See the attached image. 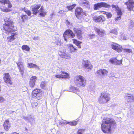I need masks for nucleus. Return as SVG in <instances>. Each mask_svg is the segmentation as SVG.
<instances>
[{
    "mask_svg": "<svg viewBox=\"0 0 134 134\" xmlns=\"http://www.w3.org/2000/svg\"><path fill=\"white\" fill-rule=\"evenodd\" d=\"M4 23L3 25V32L7 34L9 33L12 35L9 37H7V40L9 42H11L13 41L15 39V35L16 34L13 33L14 31V28L13 22L10 19L9 17H5L4 19Z\"/></svg>",
    "mask_w": 134,
    "mask_h": 134,
    "instance_id": "obj_1",
    "label": "nucleus"
},
{
    "mask_svg": "<svg viewBox=\"0 0 134 134\" xmlns=\"http://www.w3.org/2000/svg\"><path fill=\"white\" fill-rule=\"evenodd\" d=\"M116 126V123L113 118H106L103 119L101 124V129L104 133H108Z\"/></svg>",
    "mask_w": 134,
    "mask_h": 134,
    "instance_id": "obj_2",
    "label": "nucleus"
},
{
    "mask_svg": "<svg viewBox=\"0 0 134 134\" xmlns=\"http://www.w3.org/2000/svg\"><path fill=\"white\" fill-rule=\"evenodd\" d=\"M110 6H111L108 4L107 3L104 2L98 3L94 4V9L95 10H97L99 8L102 7L109 8ZM111 6L112 7V9L117 13L118 15H122V12L121 9L118 5L113 4Z\"/></svg>",
    "mask_w": 134,
    "mask_h": 134,
    "instance_id": "obj_3",
    "label": "nucleus"
},
{
    "mask_svg": "<svg viewBox=\"0 0 134 134\" xmlns=\"http://www.w3.org/2000/svg\"><path fill=\"white\" fill-rule=\"evenodd\" d=\"M75 82L76 84L78 86H84L86 84V80L82 76L79 75L75 76Z\"/></svg>",
    "mask_w": 134,
    "mask_h": 134,
    "instance_id": "obj_4",
    "label": "nucleus"
},
{
    "mask_svg": "<svg viewBox=\"0 0 134 134\" xmlns=\"http://www.w3.org/2000/svg\"><path fill=\"white\" fill-rule=\"evenodd\" d=\"M57 74L54 76L57 78H69V74L67 72L62 71V69L57 70Z\"/></svg>",
    "mask_w": 134,
    "mask_h": 134,
    "instance_id": "obj_5",
    "label": "nucleus"
},
{
    "mask_svg": "<svg viewBox=\"0 0 134 134\" xmlns=\"http://www.w3.org/2000/svg\"><path fill=\"white\" fill-rule=\"evenodd\" d=\"M109 94L105 93H102L99 99V102L101 103H104L107 102L110 99Z\"/></svg>",
    "mask_w": 134,
    "mask_h": 134,
    "instance_id": "obj_6",
    "label": "nucleus"
},
{
    "mask_svg": "<svg viewBox=\"0 0 134 134\" xmlns=\"http://www.w3.org/2000/svg\"><path fill=\"white\" fill-rule=\"evenodd\" d=\"M75 36L72 31L70 29L66 30L63 34V37L65 41H67L68 39L71 38H73Z\"/></svg>",
    "mask_w": 134,
    "mask_h": 134,
    "instance_id": "obj_7",
    "label": "nucleus"
},
{
    "mask_svg": "<svg viewBox=\"0 0 134 134\" xmlns=\"http://www.w3.org/2000/svg\"><path fill=\"white\" fill-rule=\"evenodd\" d=\"M32 97H36L38 100L40 99L42 96V91L39 89H35L32 91Z\"/></svg>",
    "mask_w": 134,
    "mask_h": 134,
    "instance_id": "obj_8",
    "label": "nucleus"
},
{
    "mask_svg": "<svg viewBox=\"0 0 134 134\" xmlns=\"http://www.w3.org/2000/svg\"><path fill=\"white\" fill-rule=\"evenodd\" d=\"M82 9L80 7L77 8L75 10V14L76 17L79 19H81L83 15H84L82 11Z\"/></svg>",
    "mask_w": 134,
    "mask_h": 134,
    "instance_id": "obj_9",
    "label": "nucleus"
},
{
    "mask_svg": "<svg viewBox=\"0 0 134 134\" xmlns=\"http://www.w3.org/2000/svg\"><path fill=\"white\" fill-rule=\"evenodd\" d=\"M20 74L23 76L25 70L23 62L20 60H19L18 62H16Z\"/></svg>",
    "mask_w": 134,
    "mask_h": 134,
    "instance_id": "obj_10",
    "label": "nucleus"
},
{
    "mask_svg": "<svg viewBox=\"0 0 134 134\" xmlns=\"http://www.w3.org/2000/svg\"><path fill=\"white\" fill-rule=\"evenodd\" d=\"M8 3H5V6L1 7H0L1 10L3 12H8L10 11V10L9 9L8 7L11 8L12 7V4L10 3L9 1V0Z\"/></svg>",
    "mask_w": 134,
    "mask_h": 134,
    "instance_id": "obj_11",
    "label": "nucleus"
},
{
    "mask_svg": "<svg viewBox=\"0 0 134 134\" xmlns=\"http://www.w3.org/2000/svg\"><path fill=\"white\" fill-rule=\"evenodd\" d=\"M125 5L127 6L128 10L131 11L134 7V2L133 0H129L127 2L125 3Z\"/></svg>",
    "mask_w": 134,
    "mask_h": 134,
    "instance_id": "obj_12",
    "label": "nucleus"
},
{
    "mask_svg": "<svg viewBox=\"0 0 134 134\" xmlns=\"http://www.w3.org/2000/svg\"><path fill=\"white\" fill-rule=\"evenodd\" d=\"M97 73L101 78H104L107 75L108 71L105 69H102L97 71Z\"/></svg>",
    "mask_w": 134,
    "mask_h": 134,
    "instance_id": "obj_13",
    "label": "nucleus"
},
{
    "mask_svg": "<svg viewBox=\"0 0 134 134\" xmlns=\"http://www.w3.org/2000/svg\"><path fill=\"white\" fill-rule=\"evenodd\" d=\"M111 47L113 49L116 51L118 52L122 51V48L121 46L115 43H113L111 44Z\"/></svg>",
    "mask_w": 134,
    "mask_h": 134,
    "instance_id": "obj_14",
    "label": "nucleus"
},
{
    "mask_svg": "<svg viewBox=\"0 0 134 134\" xmlns=\"http://www.w3.org/2000/svg\"><path fill=\"white\" fill-rule=\"evenodd\" d=\"M3 78L5 82L10 85L12 84V82L10 80V77L9 73L5 74Z\"/></svg>",
    "mask_w": 134,
    "mask_h": 134,
    "instance_id": "obj_15",
    "label": "nucleus"
},
{
    "mask_svg": "<svg viewBox=\"0 0 134 134\" xmlns=\"http://www.w3.org/2000/svg\"><path fill=\"white\" fill-rule=\"evenodd\" d=\"M82 64L84 67L86 68L91 69L92 68L91 63L88 60H83Z\"/></svg>",
    "mask_w": 134,
    "mask_h": 134,
    "instance_id": "obj_16",
    "label": "nucleus"
},
{
    "mask_svg": "<svg viewBox=\"0 0 134 134\" xmlns=\"http://www.w3.org/2000/svg\"><path fill=\"white\" fill-rule=\"evenodd\" d=\"M125 97L128 102L131 103L134 101V94H127Z\"/></svg>",
    "mask_w": 134,
    "mask_h": 134,
    "instance_id": "obj_17",
    "label": "nucleus"
},
{
    "mask_svg": "<svg viewBox=\"0 0 134 134\" xmlns=\"http://www.w3.org/2000/svg\"><path fill=\"white\" fill-rule=\"evenodd\" d=\"M93 19L94 21L96 23H102L105 20L104 18L102 15L95 16L93 18Z\"/></svg>",
    "mask_w": 134,
    "mask_h": 134,
    "instance_id": "obj_18",
    "label": "nucleus"
},
{
    "mask_svg": "<svg viewBox=\"0 0 134 134\" xmlns=\"http://www.w3.org/2000/svg\"><path fill=\"white\" fill-rule=\"evenodd\" d=\"M80 4L84 8H88L90 7L89 2L87 0H80Z\"/></svg>",
    "mask_w": 134,
    "mask_h": 134,
    "instance_id": "obj_19",
    "label": "nucleus"
},
{
    "mask_svg": "<svg viewBox=\"0 0 134 134\" xmlns=\"http://www.w3.org/2000/svg\"><path fill=\"white\" fill-rule=\"evenodd\" d=\"M37 78L35 76H32L30 79L29 85L31 87H34Z\"/></svg>",
    "mask_w": 134,
    "mask_h": 134,
    "instance_id": "obj_20",
    "label": "nucleus"
},
{
    "mask_svg": "<svg viewBox=\"0 0 134 134\" xmlns=\"http://www.w3.org/2000/svg\"><path fill=\"white\" fill-rule=\"evenodd\" d=\"M109 62L112 64H115L120 65L121 64L122 61L121 60H118L116 58H112L109 60Z\"/></svg>",
    "mask_w": 134,
    "mask_h": 134,
    "instance_id": "obj_21",
    "label": "nucleus"
},
{
    "mask_svg": "<svg viewBox=\"0 0 134 134\" xmlns=\"http://www.w3.org/2000/svg\"><path fill=\"white\" fill-rule=\"evenodd\" d=\"M40 7V5H35L32 9L33 13L35 15H36L37 13H38L39 11V10H38V9Z\"/></svg>",
    "mask_w": 134,
    "mask_h": 134,
    "instance_id": "obj_22",
    "label": "nucleus"
},
{
    "mask_svg": "<svg viewBox=\"0 0 134 134\" xmlns=\"http://www.w3.org/2000/svg\"><path fill=\"white\" fill-rule=\"evenodd\" d=\"M73 30L75 34H76L78 38L81 39L82 38V36L81 31L80 30H78L75 28H74Z\"/></svg>",
    "mask_w": 134,
    "mask_h": 134,
    "instance_id": "obj_23",
    "label": "nucleus"
},
{
    "mask_svg": "<svg viewBox=\"0 0 134 134\" xmlns=\"http://www.w3.org/2000/svg\"><path fill=\"white\" fill-rule=\"evenodd\" d=\"M95 31L98 34V35L101 37L103 36L104 34V31L102 29H99L95 28L94 29Z\"/></svg>",
    "mask_w": 134,
    "mask_h": 134,
    "instance_id": "obj_24",
    "label": "nucleus"
},
{
    "mask_svg": "<svg viewBox=\"0 0 134 134\" xmlns=\"http://www.w3.org/2000/svg\"><path fill=\"white\" fill-rule=\"evenodd\" d=\"M59 55L62 58H64L65 59H68L70 58V55L66 54V53L62 52L61 51H59Z\"/></svg>",
    "mask_w": 134,
    "mask_h": 134,
    "instance_id": "obj_25",
    "label": "nucleus"
},
{
    "mask_svg": "<svg viewBox=\"0 0 134 134\" xmlns=\"http://www.w3.org/2000/svg\"><path fill=\"white\" fill-rule=\"evenodd\" d=\"M40 86L41 88L45 90L48 89L47 83V82L43 81L41 82Z\"/></svg>",
    "mask_w": 134,
    "mask_h": 134,
    "instance_id": "obj_26",
    "label": "nucleus"
},
{
    "mask_svg": "<svg viewBox=\"0 0 134 134\" xmlns=\"http://www.w3.org/2000/svg\"><path fill=\"white\" fill-rule=\"evenodd\" d=\"M3 126L5 130H8L9 129L10 125L8 120H6L5 121L4 124Z\"/></svg>",
    "mask_w": 134,
    "mask_h": 134,
    "instance_id": "obj_27",
    "label": "nucleus"
},
{
    "mask_svg": "<svg viewBox=\"0 0 134 134\" xmlns=\"http://www.w3.org/2000/svg\"><path fill=\"white\" fill-rule=\"evenodd\" d=\"M23 118L27 121H28L31 122H33L34 121V119L32 118L31 116L30 115H29L27 117L24 116Z\"/></svg>",
    "mask_w": 134,
    "mask_h": 134,
    "instance_id": "obj_28",
    "label": "nucleus"
},
{
    "mask_svg": "<svg viewBox=\"0 0 134 134\" xmlns=\"http://www.w3.org/2000/svg\"><path fill=\"white\" fill-rule=\"evenodd\" d=\"M38 13H39L40 15L42 17H44L46 15L47 13L42 8V6L39 10Z\"/></svg>",
    "mask_w": 134,
    "mask_h": 134,
    "instance_id": "obj_29",
    "label": "nucleus"
},
{
    "mask_svg": "<svg viewBox=\"0 0 134 134\" xmlns=\"http://www.w3.org/2000/svg\"><path fill=\"white\" fill-rule=\"evenodd\" d=\"M27 67L29 68H35L36 69H39L40 68L37 65L33 63H28L27 64Z\"/></svg>",
    "mask_w": 134,
    "mask_h": 134,
    "instance_id": "obj_30",
    "label": "nucleus"
},
{
    "mask_svg": "<svg viewBox=\"0 0 134 134\" xmlns=\"http://www.w3.org/2000/svg\"><path fill=\"white\" fill-rule=\"evenodd\" d=\"M70 90V91L73 92L76 94L78 93V92L79 91L78 88L72 86H71Z\"/></svg>",
    "mask_w": 134,
    "mask_h": 134,
    "instance_id": "obj_31",
    "label": "nucleus"
},
{
    "mask_svg": "<svg viewBox=\"0 0 134 134\" xmlns=\"http://www.w3.org/2000/svg\"><path fill=\"white\" fill-rule=\"evenodd\" d=\"M73 42L78 46L79 48H81V47L80 45L82 43L81 42L78 41L75 39H74Z\"/></svg>",
    "mask_w": 134,
    "mask_h": 134,
    "instance_id": "obj_32",
    "label": "nucleus"
},
{
    "mask_svg": "<svg viewBox=\"0 0 134 134\" xmlns=\"http://www.w3.org/2000/svg\"><path fill=\"white\" fill-rule=\"evenodd\" d=\"M21 48L23 50H25L27 51H29L30 50V48L29 47L26 45H23L22 46Z\"/></svg>",
    "mask_w": 134,
    "mask_h": 134,
    "instance_id": "obj_33",
    "label": "nucleus"
},
{
    "mask_svg": "<svg viewBox=\"0 0 134 134\" xmlns=\"http://www.w3.org/2000/svg\"><path fill=\"white\" fill-rule=\"evenodd\" d=\"M102 13L106 15L107 18H111L112 17V14L110 13L103 11Z\"/></svg>",
    "mask_w": 134,
    "mask_h": 134,
    "instance_id": "obj_34",
    "label": "nucleus"
},
{
    "mask_svg": "<svg viewBox=\"0 0 134 134\" xmlns=\"http://www.w3.org/2000/svg\"><path fill=\"white\" fill-rule=\"evenodd\" d=\"M70 49L71 52H75L77 50V49L72 44L70 45Z\"/></svg>",
    "mask_w": 134,
    "mask_h": 134,
    "instance_id": "obj_35",
    "label": "nucleus"
},
{
    "mask_svg": "<svg viewBox=\"0 0 134 134\" xmlns=\"http://www.w3.org/2000/svg\"><path fill=\"white\" fill-rule=\"evenodd\" d=\"M110 33H113V34H114L115 36L117 35L118 34L117 30L116 29H114L111 30H110Z\"/></svg>",
    "mask_w": 134,
    "mask_h": 134,
    "instance_id": "obj_36",
    "label": "nucleus"
},
{
    "mask_svg": "<svg viewBox=\"0 0 134 134\" xmlns=\"http://www.w3.org/2000/svg\"><path fill=\"white\" fill-rule=\"evenodd\" d=\"M23 10L24 12L27 14L28 16H30L31 15V13L30 11L29 10L27 9L24 8Z\"/></svg>",
    "mask_w": 134,
    "mask_h": 134,
    "instance_id": "obj_37",
    "label": "nucleus"
},
{
    "mask_svg": "<svg viewBox=\"0 0 134 134\" xmlns=\"http://www.w3.org/2000/svg\"><path fill=\"white\" fill-rule=\"evenodd\" d=\"M23 10L24 12L27 14L28 16H30L31 15V13L30 11L29 10L27 9L24 8Z\"/></svg>",
    "mask_w": 134,
    "mask_h": 134,
    "instance_id": "obj_38",
    "label": "nucleus"
},
{
    "mask_svg": "<svg viewBox=\"0 0 134 134\" xmlns=\"http://www.w3.org/2000/svg\"><path fill=\"white\" fill-rule=\"evenodd\" d=\"M66 25L68 27H69L72 26V23L69 21L68 20H66Z\"/></svg>",
    "mask_w": 134,
    "mask_h": 134,
    "instance_id": "obj_39",
    "label": "nucleus"
},
{
    "mask_svg": "<svg viewBox=\"0 0 134 134\" xmlns=\"http://www.w3.org/2000/svg\"><path fill=\"white\" fill-rule=\"evenodd\" d=\"M8 0H0V2L4 5H5V3H8Z\"/></svg>",
    "mask_w": 134,
    "mask_h": 134,
    "instance_id": "obj_40",
    "label": "nucleus"
},
{
    "mask_svg": "<svg viewBox=\"0 0 134 134\" xmlns=\"http://www.w3.org/2000/svg\"><path fill=\"white\" fill-rule=\"evenodd\" d=\"M67 124H69L71 126H75L77 124V122L76 121H73L72 122H67Z\"/></svg>",
    "mask_w": 134,
    "mask_h": 134,
    "instance_id": "obj_41",
    "label": "nucleus"
},
{
    "mask_svg": "<svg viewBox=\"0 0 134 134\" xmlns=\"http://www.w3.org/2000/svg\"><path fill=\"white\" fill-rule=\"evenodd\" d=\"M21 17L23 22H24V20H26L28 18L27 16L26 15H22Z\"/></svg>",
    "mask_w": 134,
    "mask_h": 134,
    "instance_id": "obj_42",
    "label": "nucleus"
},
{
    "mask_svg": "<svg viewBox=\"0 0 134 134\" xmlns=\"http://www.w3.org/2000/svg\"><path fill=\"white\" fill-rule=\"evenodd\" d=\"M85 130L83 129H79L77 132V134H82Z\"/></svg>",
    "mask_w": 134,
    "mask_h": 134,
    "instance_id": "obj_43",
    "label": "nucleus"
},
{
    "mask_svg": "<svg viewBox=\"0 0 134 134\" xmlns=\"http://www.w3.org/2000/svg\"><path fill=\"white\" fill-rule=\"evenodd\" d=\"M75 5L76 4H74L72 5L68 6L67 8L69 10H71L72 9H73Z\"/></svg>",
    "mask_w": 134,
    "mask_h": 134,
    "instance_id": "obj_44",
    "label": "nucleus"
},
{
    "mask_svg": "<svg viewBox=\"0 0 134 134\" xmlns=\"http://www.w3.org/2000/svg\"><path fill=\"white\" fill-rule=\"evenodd\" d=\"M31 105L32 107L34 108L37 106L38 103L36 102H34L32 103Z\"/></svg>",
    "mask_w": 134,
    "mask_h": 134,
    "instance_id": "obj_45",
    "label": "nucleus"
},
{
    "mask_svg": "<svg viewBox=\"0 0 134 134\" xmlns=\"http://www.w3.org/2000/svg\"><path fill=\"white\" fill-rule=\"evenodd\" d=\"M55 43L57 45L59 46H60L61 44V42L59 39L57 40L56 41Z\"/></svg>",
    "mask_w": 134,
    "mask_h": 134,
    "instance_id": "obj_46",
    "label": "nucleus"
},
{
    "mask_svg": "<svg viewBox=\"0 0 134 134\" xmlns=\"http://www.w3.org/2000/svg\"><path fill=\"white\" fill-rule=\"evenodd\" d=\"M125 50L126 52H127L128 53H132V50L131 49H126Z\"/></svg>",
    "mask_w": 134,
    "mask_h": 134,
    "instance_id": "obj_47",
    "label": "nucleus"
},
{
    "mask_svg": "<svg viewBox=\"0 0 134 134\" xmlns=\"http://www.w3.org/2000/svg\"><path fill=\"white\" fill-rule=\"evenodd\" d=\"M89 37L90 39L93 38L95 37V35L94 34H90L89 35Z\"/></svg>",
    "mask_w": 134,
    "mask_h": 134,
    "instance_id": "obj_48",
    "label": "nucleus"
},
{
    "mask_svg": "<svg viewBox=\"0 0 134 134\" xmlns=\"http://www.w3.org/2000/svg\"><path fill=\"white\" fill-rule=\"evenodd\" d=\"M66 121H60L59 122V124L60 125H63L65 124L66 123Z\"/></svg>",
    "mask_w": 134,
    "mask_h": 134,
    "instance_id": "obj_49",
    "label": "nucleus"
},
{
    "mask_svg": "<svg viewBox=\"0 0 134 134\" xmlns=\"http://www.w3.org/2000/svg\"><path fill=\"white\" fill-rule=\"evenodd\" d=\"M131 23L130 24V28L131 29L132 27H133L134 26V23L133 22H132V21H131Z\"/></svg>",
    "mask_w": 134,
    "mask_h": 134,
    "instance_id": "obj_50",
    "label": "nucleus"
},
{
    "mask_svg": "<svg viewBox=\"0 0 134 134\" xmlns=\"http://www.w3.org/2000/svg\"><path fill=\"white\" fill-rule=\"evenodd\" d=\"M118 16L116 17L115 19L116 21H118L120 20L121 19V15H118Z\"/></svg>",
    "mask_w": 134,
    "mask_h": 134,
    "instance_id": "obj_51",
    "label": "nucleus"
},
{
    "mask_svg": "<svg viewBox=\"0 0 134 134\" xmlns=\"http://www.w3.org/2000/svg\"><path fill=\"white\" fill-rule=\"evenodd\" d=\"M5 100L4 98L0 96V102H2Z\"/></svg>",
    "mask_w": 134,
    "mask_h": 134,
    "instance_id": "obj_52",
    "label": "nucleus"
},
{
    "mask_svg": "<svg viewBox=\"0 0 134 134\" xmlns=\"http://www.w3.org/2000/svg\"><path fill=\"white\" fill-rule=\"evenodd\" d=\"M111 107H112L113 108H114L117 107L118 105L115 104H111Z\"/></svg>",
    "mask_w": 134,
    "mask_h": 134,
    "instance_id": "obj_53",
    "label": "nucleus"
},
{
    "mask_svg": "<svg viewBox=\"0 0 134 134\" xmlns=\"http://www.w3.org/2000/svg\"><path fill=\"white\" fill-rule=\"evenodd\" d=\"M33 38L34 40H38L39 39V38L38 37H33Z\"/></svg>",
    "mask_w": 134,
    "mask_h": 134,
    "instance_id": "obj_54",
    "label": "nucleus"
},
{
    "mask_svg": "<svg viewBox=\"0 0 134 134\" xmlns=\"http://www.w3.org/2000/svg\"><path fill=\"white\" fill-rule=\"evenodd\" d=\"M12 134H19V133H17V132H14L12 133Z\"/></svg>",
    "mask_w": 134,
    "mask_h": 134,
    "instance_id": "obj_55",
    "label": "nucleus"
},
{
    "mask_svg": "<svg viewBox=\"0 0 134 134\" xmlns=\"http://www.w3.org/2000/svg\"><path fill=\"white\" fill-rule=\"evenodd\" d=\"M29 0H24L25 1H29Z\"/></svg>",
    "mask_w": 134,
    "mask_h": 134,
    "instance_id": "obj_56",
    "label": "nucleus"
},
{
    "mask_svg": "<svg viewBox=\"0 0 134 134\" xmlns=\"http://www.w3.org/2000/svg\"><path fill=\"white\" fill-rule=\"evenodd\" d=\"M45 1L47 2L48 1V0H45Z\"/></svg>",
    "mask_w": 134,
    "mask_h": 134,
    "instance_id": "obj_57",
    "label": "nucleus"
},
{
    "mask_svg": "<svg viewBox=\"0 0 134 134\" xmlns=\"http://www.w3.org/2000/svg\"><path fill=\"white\" fill-rule=\"evenodd\" d=\"M1 59H0V63H1Z\"/></svg>",
    "mask_w": 134,
    "mask_h": 134,
    "instance_id": "obj_58",
    "label": "nucleus"
},
{
    "mask_svg": "<svg viewBox=\"0 0 134 134\" xmlns=\"http://www.w3.org/2000/svg\"><path fill=\"white\" fill-rule=\"evenodd\" d=\"M133 134H134V132H133Z\"/></svg>",
    "mask_w": 134,
    "mask_h": 134,
    "instance_id": "obj_59",
    "label": "nucleus"
}]
</instances>
